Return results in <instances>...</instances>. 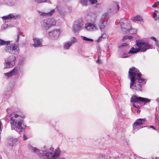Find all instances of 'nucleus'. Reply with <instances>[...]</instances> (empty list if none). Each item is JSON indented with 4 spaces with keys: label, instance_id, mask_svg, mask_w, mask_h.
I'll list each match as a JSON object with an SVG mask.
<instances>
[{
    "label": "nucleus",
    "instance_id": "nucleus-29",
    "mask_svg": "<svg viewBox=\"0 0 159 159\" xmlns=\"http://www.w3.org/2000/svg\"><path fill=\"white\" fill-rule=\"evenodd\" d=\"M80 3L83 7H86L88 5V1L87 0H80Z\"/></svg>",
    "mask_w": 159,
    "mask_h": 159
},
{
    "label": "nucleus",
    "instance_id": "nucleus-5",
    "mask_svg": "<svg viewBox=\"0 0 159 159\" xmlns=\"http://www.w3.org/2000/svg\"><path fill=\"white\" fill-rule=\"evenodd\" d=\"M100 149L104 153L108 155L109 157L106 158L107 159H120V154L117 152L115 151L110 154L111 151L110 148L107 147L105 144L102 145Z\"/></svg>",
    "mask_w": 159,
    "mask_h": 159
},
{
    "label": "nucleus",
    "instance_id": "nucleus-3",
    "mask_svg": "<svg viewBox=\"0 0 159 159\" xmlns=\"http://www.w3.org/2000/svg\"><path fill=\"white\" fill-rule=\"evenodd\" d=\"M25 118L24 115L23 114H11L10 121L11 129L15 130L20 134L22 129L23 120Z\"/></svg>",
    "mask_w": 159,
    "mask_h": 159
},
{
    "label": "nucleus",
    "instance_id": "nucleus-15",
    "mask_svg": "<svg viewBox=\"0 0 159 159\" xmlns=\"http://www.w3.org/2000/svg\"><path fill=\"white\" fill-rule=\"evenodd\" d=\"M120 7L117 3L115 2L113 3L108 11L110 13H116L118 11Z\"/></svg>",
    "mask_w": 159,
    "mask_h": 159
},
{
    "label": "nucleus",
    "instance_id": "nucleus-51",
    "mask_svg": "<svg viewBox=\"0 0 159 159\" xmlns=\"http://www.w3.org/2000/svg\"><path fill=\"white\" fill-rule=\"evenodd\" d=\"M50 150H53L54 149V148H50L49 149Z\"/></svg>",
    "mask_w": 159,
    "mask_h": 159
},
{
    "label": "nucleus",
    "instance_id": "nucleus-24",
    "mask_svg": "<svg viewBox=\"0 0 159 159\" xmlns=\"http://www.w3.org/2000/svg\"><path fill=\"white\" fill-rule=\"evenodd\" d=\"M16 16L14 15L13 14H10L9 15L2 16V18L3 20L11 19H15Z\"/></svg>",
    "mask_w": 159,
    "mask_h": 159
},
{
    "label": "nucleus",
    "instance_id": "nucleus-9",
    "mask_svg": "<svg viewBox=\"0 0 159 159\" xmlns=\"http://www.w3.org/2000/svg\"><path fill=\"white\" fill-rule=\"evenodd\" d=\"M23 61H20L17 67H15L9 72L4 73V75L6 78H8L13 75H18L20 72H21L20 67L23 65Z\"/></svg>",
    "mask_w": 159,
    "mask_h": 159
},
{
    "label": "nucleus",
    "instance_id": "nucleus-13",
    "mask_svg": "<svg viewBox=\"0 0 159 159\" xmlns=\"http://www.w3.org/2000/svg\"><path fill=\"white\" fill-rule=\"evenodd\" d=\"M146 120L145 118H139L136 120L133 124V131L134 132L136 131L139 129H137L136 127L139 125H142L144 123Z\"/></svg>",
    "mask_w": 159,
    "mask_h": 159
},
{
    "label": "nucleus",
    "instance_id": "nucleus-54",
    "mask_svg": "<svg viewBox=\"0 0 159 159\" xmlns=\"http://www.w3.org/2000/svg\"><path fill=\"white\" fill-rule=\"evenodd\" d=\"M0 159H2L1 157L0 156Z\"/></svg>",
    "mask_w": 159,
    "mask_h": 159
},
{
    "label": "nucleus",
    "instance_id": "nucleus-53",
    "mask_svg": "<svg viewBox=\"0 0 159 159\" xmlns=\"http://www.w3.org/2000/svg\"><path fill=\"white\" fill-rule=\"evenodd\" d=\"M156 3H157V4L159 5V2H156Z\"/></svg>",
    "mask_w": 159,
    "mask_h": 159
},
{
    "label": "nucleus",
    "instance_id": "nucleus-42",
    "mask_svg": "<svg viewBox=\"0 0 159 159\" xmlns=\"http://www.w3.org/2000/svg\"><path fill=\"white\" fill-rule=\"evenodd\" d=\"M100 57L99 56H98V60L97 61V62L98 63L101 64L102 63V61L101 60L99 59V58Z\"/></svg>",
    "mask_w": 159,
    "mask_h": 159
},
{
    "label": "nucleus",
    "instance_id": "nucleus-23",
    "mask_svg": "<svg viewBox=\"0 0 159 159\" xmlns=\"http://www.w3.org/2000/svg\"><path fill=\"white\" fill-rule=\"evenodd\" d=\"M91 159H105V155L101 154L98 156L95 155H92L90 156Z\"/></svg>",
    "mask_w": 159,
    "mask_h": 159
},
{
    "label": "nucleus",
    "instance_id": "nucleus-43",
    "mask_svg": "<svg viewBox=\"0 0 159 159\" xmlns=\"http://www.w3.org/2000/svg\"><path fill=\"white\" fill-rule=\"evenodd\" d=\"M108 15V14L107 12H105L103 14L102 16L104 17L106 16H107Z\"/></svg>",
    "mask_w": 159,
    "mask_h": 159
},
{
    "label": "nucleus",
    "instance_id": "nucleus-50",
    "mask_svg": "<svg viewBox=\"0 0 159 159\" xmlns=\"http://www.w3.org/2000/svg\"><path fill=\"white\" fill-rule=\"evenodd\" d=\"M156 21H158L159 22V16H158V17L157 18V20Z\"/></svg>",
    "mask_w": 159,
    "mask_h": 159
},
{
    "label": "nucleus",
    "instance_id": "nucleus-38",
    "mask_svg": "<svg viewBox=\"0 0 159 159\" xmlns=\"http://www.w3.org/2000/svg\"><path fill=\"white\" fill-rule=\"evenodd\" d=\"M10 25L8 24H5L3 26V29H5L8 27H10Z\"/></svg>",
    "mask_w": 159,
    "mask_h": 159
},
{
    "label": "nucleus",
    "instance_id": "nucleus-39",
    "mask_svg": "<svg viewBox=\"0 0 159 159\" xmlns=\"http://www.w3.org/2000/svg\"><path fill=\"white\" fill-rule=\"evenodd\" d=\"M11 93H12V90H11V91L10 92V93H9L8 95V96L7 95L8 93H6L5 94H6V97H5V98H9L10 97V95H11L10 94H11Z\"/></svg>",
    "mask_w": 159,
    "mask_h": 159
},
{
    "label": "nucleus",
    "instance_id": "nucleus-44",
    "mask_svg": "<svg viewBox=\"0 0 159 159\" xmlns=\"http://www.w3.org/2000/svg\"><path fill=\"white\" fill-rule=\"evenodd\" d=\"M128 45V44L126 43H123L121 45V47H124L125 46H127Z\"/></svg>",
    "mask_w": 159,
    "mask_h": 159
},
{
    "label": "nucleus",
    "instance_id": "nucleus-32",
    "mask_svg": "<svg viewBox=\"0 0 159 159\" xmlns=\"http://www.w3.org/2000/svg\"><path fill=\"white\" fill-rule=\"evenodd\" d=\"M21 35L23 36H24L25 35H24L23 33L20 31V30H19L17 32V39L16 40V41H18L19 39V35Z\"/></svg>",
    "mask_w": 159,
    "mask_h": 159
},
{
    "label": "nucleus",
    "instance_id": "nucleus-41",
    "mask_svg": "<svg viewBox=\"0 0 159 159\" xmlns=\"http://www.w3.org/2000/svg\"><path fill=\"white\" fill-rule=\"evenodd\" d=\"M157 47V50L159 52V42H156V43H155Z\"/></svg>",
    "mask_w": 159,
    "mask_h": 159
},
{
    "label": "nucleus",
    "instance_id": "nucleus-21",
    "mask_svg": "<svg viewBox=\"0 0 159 159\" xmlns=\"http://www.w3.org/2000/svg\"><path fill=\"white\" fill-rule=\"evenodd\" d=\"M56 9L61 15H64L66 13L64 8L60 6L57 5Z\"/></svg>",
    "mask_w": 159,
    "mask_h": 159
},
{
    "label": "nucleus",
    "instance_id": "nucleus-12",
    "mask_svg": "<svg viewBox=\"0 0 159 159\" xmlns=\"http://www.w3.org/2000/svg\"><path fill=\"white\" fill-rule=\"evenodd\" d=\"M120 24L122 31L128 29V27H130V23L125 18H122L120 19Z\"/></svg>",
    "mask_w": 159,
    "mask_h": 159
},
{
    "label": "nucleus",
    "instance_id": "nucleus-4",
    "mask_svg": "<svg viewBox=\"0 0 159 159\" xmlns=\"http://www.w3.org/2000/svg\"><path fill=\"white\" fill-rule=\"evenodd\" d=\"M135 44L138 48H135L132 47L129 50L128 53L132 54L137 53L139 52H144L147 50L152 48V44L142 40H136Z\"/></svg>",
    "mask_w": 159,
    "mask_h": 159
},
{
    "label": "nucleus",
    "instance_id": "nucleus-6",
    "mask_svg": "<svg viewBox=\"0 0 159 159\" xmlns=\"http://www.w3.org/2000/svg\"><path fill=\"white\" fill-rule=\"evenodd\" d=\"M96 16L94 15H92L90 20V22H88L85 24V28L86 30L90 31L98 30V28L96 23Z\"/></svg>",
    "mask_w": 159,
    "mask_h": 159
},
{
    "label": "nucleus",
    "instance_id": "nucleus-20",
    "mask_svg": "<svg viewBox=\"0 0 159 159\" xmlns=\"http://www.w3.org/2000/svg\"><path fill=\"white\" fill-rule=\"evenodd\" d=\"M141 97H139L135 95L132 97L130 99L131 102L134 103L141 102Z\"/></svg>",
    "mask_w": 159,
    "mask_h": 159
},
{
    "label": "nucleus",
    "instance_id": "nucleus-28",
    "mask_svg": "<svg viewBox=\"0 0 159 159\" xmlns=\"http://www.w3.org/2000/svg\"><path fill=\"white\" fill-rule=\"evenodd\" d=\"M34 1L38 3L47 2L48 3L51 4V2L49 0H34Z\"/></svg>",
    "mask_w": 159,
    "mask_h": 159
},
{
    "label": "nucleus",
    "instance_id": "nucleus-49",
    "mask_svg": "<svg viewBox=\"0 0 159 159\" xmlns=\"http://www.w3.org/2000/svg\"><path fill=\"white\" fill-rule=\"evenodd\" d=\"M156 101L157 103L159 102V98H158L156 99Z\"/></svg>",
    "mask_w": 159,
    "mask_h": 159
},
{
    "label": "nucleus",
    "instance_id": "nucleus-52",
    "mask_svg": "<svg viewBox=\"0 0 159 159\" xmlns=\"http://www.w3.org/2000/svg\"><path fill=\"white\" fill-rule=\"evenodd\" d=\"M152 159H159L158 157H155V158H152Z\"/></svg>",
    "mask_w": 159,
    "mask_h": 159
},
{
    "label": "nucleus",
    "instance_id": "nucleus-2",
    "mask_svg": "<svg viewBox=\"0 0 159 159\" xmlns=\"http://www.w3.org/2000/svg\"><path fill=\"white\" fill-rule=\"evenodd\" d=\"M29 149L32 152L37 154L41 159H65L64 157L58 159L60 155L61 151L59 148L54 151V153L48 152L46 147L42 150H39L30 145L28 147Z\"/></svg>",
    "mask_w": 159,
    "mask_h": 159
},
{
    "label": "nucleus",
    "instance_id": "nucleus-33",
    "mask_svg": "<svg viewBox=\"0 0 159 159\" xmlns=\"http://www.w3.org/2000/svg\"><path fill=\"white\" fill-rule=\"evenodd\" d=\"M129 54L128 53H122L120 55V57L123 58L127 57L129 56Z\"/></svg>",
    "mask_w": 159,
    "mask_h": 159
},
{
    "label": "nucleus",
    "instance_id": "nucleus-26",
    "mask_svg": "<svg viewBox=\"0 0 159 159\" xmlns=\"http://www.w3.org/2000/svg\"><path fill=\"white\" fill-rule=\"evenodd\" d=\"M128 28L129 29H126L124 31H128L130 33L132 34H136L137 33V31L136 29L131 28L130 26L128 27Z\"/></svg>",
    "mask_w": 159,
    "mask_h": 159
},
{
    "label": "nucleus",
    "instance_id": "nucleus-45",
    "mask_svg": "<svg viewBox=\"0 0 159 159\" xmlns=\"http://www.w3.org/2000/svg\"><path fill=\"white\" fill-rule=\"evenodd\" d=\"M157 3H156V2L152 6V7H156L157 6Z\"/></svg>",
    "mask_w": 159,
    "mask_h": 159
},
{
    "label": "nucleus",
    "instance_id": "nucleus-1",
    "mask_svg": "<svg viewBox=\"0 0 159 159\" xmlns=\"http://www.w3.org/2000/svg\"><path fill=\"white\" fill-rule=\"evenodd\" d=\"M142 74L139 70L134 67L129 69L128 77L130 80V88L138 91L142 90L141 84L139 83H145L146 80L142 77Z\"/></svg>",
    "mask_w": 159,
    "mask_h": 159
},
{
    "label": "nucleus",
    "instance_id": "nucleus-17",
    "mask_svg": "<svg viewBox=\"0 0 159 159\" xmlns=\"http://www.w3.org/2000/svg\"><path fill=\"white\" fill-rule=\"evenodd\" d=\"M33 40L34 43L33 44V45L34 47H41L43 46L42 44L43 42V39H42L35 38H33Z\"/></svg>",
    "mask_w": 159,
    "mask_h": 159
},
{
    "label": "nucleus",
    "instance_id": "nucleus-18",
    "mask_svg": "<svg viewBox=\"0 0 159 159\" xmlns=\"http://www.w3.org/2000/svg\"><path fill=\"white\" fill-rule=\"evenodd\" d=\"M40 16L43 17H46L47 16H51L53 15L55 12V9H53L50 11L48 12H41L39 11H38Z\"/></svg>",
    "mask_w": 159,
    "mask_h": 159
},
{
    "label": "nucleus",
    "instance_id": "nucleus-34",
    "mask_svg": "<svg viewBox=\"0 0 159 159\" xmlns=\"http://www.w3.org/2000/svg\"><path fill=\"white\" fill-rule=\"evenodd\" d=\"M82 37L84 40L86 41L92 42L93 41L92 39H89L85 36H82Z\"/></svg>",
    "mask_w": 159,
    "mask_h": 159
},
{
    "label": "nucleus",
    "instance_id": "nucleus-36",
    "mask_svg": "<svg viewBox=\"0 0 159 159\" xmlns=\"http://www.w3.org/2000/svg\"><path fill=\"white\" fill-rule=\"evenodd\" d=\"M133 38V37L131 36H125L123 37V39L124 40L128 39L130 40Z\"/></svg>",
    "mask_w": 159,
    "mask_h": 159
},
{
    "label": "nucleus",
    "instance_id": "nucleus-16",
    "mask_svg": "<svg viewBox=\"0 0 159 159\" xmlns=\"http://www.w3.org/2000/svg\"><path fill=\"white\" fill-rule=\"evenodd\" d=\"M77 42L76 39L75 37H73L70 41L64 43L63 48L65 49L68 50L72 44Z\"/></svg>",
    "mask_w": 159,
    "mask_h": 159
},
{
    "label": "nucleus",
    "instance_id": "nucleus-25",
    "mask_svg": "<svg viewBox=\"0 0 159 159\" xmlns=\"http://www.w3.org/2000/svg\"><path fill=\"white\" fill-rule=\"evenodd\" d=\"M10 42L11 41H6L2 39H0V45L1 46H8L10 43Z\"/></svg>",
    "mask_w": 159,
    "mask_h": 159
},
{
    "label": "nucleus",
    "instance_id": "nucleus-46",
    "mask_svg": "<svg viewBox=\"0 0 159 159\" xmlns=\"http://www.w3.org/2000/svg\"><path fill=\"white\" fill-rule=\"evenodd\" d=\"M23 138H24V140H25L27 138V137L25 136V135L24 134H23Z\"/></svg>",
    "mask_w": 159,
    "mask_h": 159
},
{
    "label": "nucleus",
    "instance_id": "nucleus-40",
    "mask_svg": "<svg viewBox=\"0 0 159 159\" xmlns=\"http://www.w3.org/2000/svg\"><path fill=\"white\" fill-rule=\"evenodd\" d=\"M151 38L155 42V43H156V42H158V41L157 40L156 38L154 37H151Z\"/></svg>",
    "mask_w": 159,
    "mask_h": 159
},
{
    "label": "nucleus",
    "instance_id": "nucleus-27",
    "mask_svg": "<svg viewBox=\"0 0 159 159\" xmlns=\"http://www.w3.org/2000/svg\"><path fill=\"white\" fill-rule=\"evenodd\" d=\"M107 35L105 33H103L101 35L99 36L98 39L97 40V42H99L102 40V39L105 38L106 37Z\"/></svg>",
    "mask_w": 159,
    "mask_h": 159
},
{
    "label": "nucleus",
    "instance_id": "nucleus-7",
    "mask_svg": "<svg viewBox=\"0 0 159 159\" xmlns=\"http://www.w3.org/2000/svg\"><path fill=\"white\" fill-rule=\"evenodd\" d=\"M57 21L54 18H51L43 20L41 25L43 29L47 30L55 25Z\"/></svg>",
    "mask_w": 159,
    "mask_h": 159
},
{
    "label": "nucleus",
    "instance_id": "nucleus-31",
    "mask_svg": "<svg viewBox=\"0 0 159 159\" xmlns=\"http://www.w3.org/2000/svg\"><path fill=\"white\" fill-rule=\"evenodd\" d=\"M141 102H144L145 104L147 103H149L150 100L148 98L141 97Z\"/></svg>",
    "mask_w": 159,
    "mask_h": 159
},
{
    "label": "nucleus",
    "instance_id": "nucleus-47",
    "mask_svg": "<svg viewBox=\"0 0 159 159\" xmlns=\"http://www.w3.org/2000/svg\"><path fill=\"white\" fill-rule=\"evenodd\" d=\"M133 105L134 107H136V108H138L139 107V105H138V106H136L135 105V104H133Z\"/></svg>",
    "mask_w": 159,
    "mask_h": 159
},
{
    "label": "nucleus",
    "instance_id": "nucleus-22",
    "mask_svg": "<svg viewBox=\"0 0 159 159\" xmlns=\"http://www.w3.org/2000/svg\"><path fill=\"white\" fill-rule=\"evenodd\" d=\"M131 20L134 22L136 21L141 22L143 21V17L140 15H137L133 17L132 18Z\"/></svg>",
    "mask_w": 159,
    "mask_h": 159
},
{
    "label": "nucleus",
    "instance_id": "nucleus-19",
    "mask_svg": "<svg viewBox=\"0 0 159 159\" xmlns=\"http://www.w3.org/2000/svg\"><path fill=\"white\" fill-rule=\"evenodd\" d=\"M107 23V22L104 21L103 18L100 19L98 25L101 30L105 28Z\"/></svg>",
    "mask_w": 159,
    "mask_h": 159
},
{
    "label": "nucleus",
    "instance_id": "nucleus-37",
    "mask_svg": "<svg viewBox=\"0 0 159 159\" xmlns=\"http://www.w3.org/2000/svg\"><path fill=\"white\" fill-rule=\"evenodd\" d=\"M91 4H94L98 2V0H88Z\"/></svg>",
    "mask_w": 159,
    "mask_h": 159
},
{
    "label": "nucleus",
    "instance_id": "nucleus-48",
    "mask_svg": "<svg viewBox=\"0 0 159 159\" xmlns=\"http://www.w3.org/2000/svg\"><path fill=\"white\" fill-rule=\"evenodd\" d=\"M149 128H152L153 129H155V127L153 125H151L149 126Z\"/></svg>",
    "mask_w": 159,
    "mask_h": 159
},
{
    "label": "nucleus",
    "instance_id": "nucleus-14",
    "mask_svg": "<svg viewBox=\"0 0 159 159\" xmlns=\"http://www.w3.org/2000/svg\"><path fill=\"white\" fill-rule=\"evenodd\" d=\"M83 24L79 20L75 21L73 26V31L74 33L79 32L82 28Z\"/></svg>",
    "mask_w": 159,
    "mask_h": 159
},
{
    "label": "nucleus",
    "instance_id": "nucleus-10",
    "mask_svg": "<svg viewBox=\"0 0 159 159\" xmlns=\"http://www.w3.org/2000/svg\"><path fill=\"white\" fill-rule=\"evenodd\" d=\"M16 57L14 55H11L5 60L4 69L11 68L15 64Z\"/></svg>",
    "mask_w": 159,
    "mask_h": 159
},
{
    "label": "nucleus",
    "instance_id": "nucleus-11",
    "mask_svg": "<svg viewBox=\"0 0 159 159\" xmlns=\"http://www.w3.org/2000/svg\"><path fill=\"white\" fill-rule=\"evenodd\" d=\"M61 32L60 29H54L52 31H50L48 33L49 37L53 40H56L59 37Z\"/></svg>",
    "mask_w": 159,
    "mask_h": 159
},
{
    "label": "nucleus",
    "instance_id": "nucleus-30",
    "mask_svg": "<svg viewBox=\"0 0 159 159\" xmlns=\"http://www.w3.org/2000/svg\"><path fill=\"white\" fill-rule=\"evenodd\" d=\"M17 140L16 139H12L11 141H10L8 142L9 144L11 146H14L15 145V143L16 142H17Z\"/></svg>",
    "mask_w": 159,
    "mask_h": 159
},
{
    "label": "nucleus",
    "instance_id": "nucleus-8",
    "mask_svg": "<svg viewBox=\"0 0 159 159\" xmlns=\"http://www.w3.org/2000/svg\"><path fill=\"white\" fill-rule=\"evenodd\" d=\"M5 51L11 54L17 55L19 52V49L17 45L15 43H9L8 46L4 48Z\"/></svg>",
    "mask_w": 159,
    "mask_h": 159
},
{
    "label": "nucleus",
    "instance_id": "nucleus-35",
    "mask_svg": "<svg viewBox=\"0 0 159 159\" xmlns=\"http://www.w3.org/2000/svg\"><path fill=\"white\" fill-rule=\"evenodd\" d=\"M158 12L157 11L155 10L153 13V16L155 20H157V12Z\"/></svg>",
    "mask_w": 159,
    "mask_h": 159
}]
</instances>
